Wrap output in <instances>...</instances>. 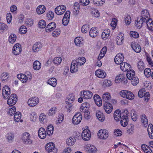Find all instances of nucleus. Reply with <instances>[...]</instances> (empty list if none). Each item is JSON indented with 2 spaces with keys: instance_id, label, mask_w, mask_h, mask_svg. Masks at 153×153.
I'll return each mask as SVG.
<instances>
[{
  "instance_id": "obj_1",
  "label": "nucleus",
  "mask_w": 153,
  "mask_h": 153,
  "mask_svg": "<svg viewBox=\"0 0 153 153\" xmlns=\"http://www.w3.org/2000/svg\"><path fill=\"white\" fill-rule=\"evenodd\" d=\"M145 22H146L148 29L152 32L153 31V21L152 19H149L147 21H146L142 19L141 17L137 18L135 22L136 26L137 27L140 29L142 27L143 23Z\"/></svg>"
},
{
  "instance_id": "obj_2",
  "label": "nucleus",
  "mask_w": 153,
  "mask_h": 153,
  "mask_svg": "<svg viewBox=\"0 0 153 153\" xmlns=\"http://www.w3.org/2000/svg\"><path fill=\"white\" fill-rule=\"evenodd\" d=\"M82 62H81V60L78 59L75 61H73L71 64L70 71L72 73H74L78 71V66H81L83 65L85 62L86 59L85 57H82L81 59Z\"/></svg>"
},
{
  "instance_id": "obj_3",
  "label": "nucleus",
  "mask_w": 153,
  "mask_h": 153,
  "mask_svg": "<svg viewBox=\"0 0 153 153\" xmlns=\"http://www.w3.org/2000/svg\"><path fill=\"white\" fill-rule=\"evenodd\" d=\"M82 62H81V60L78 59L75 61H73L71 64L70 71L72 73H74L78 71V66H81L83 65L85 62L86 59L85 57H82L81 59Z\"/></svg>"
},
{
  "instance_id": "obj_4",
  "label": "nucleus",
  "mask_w": 153,
  "mask_h": 153,
  "mask_svg": "<svg viewBox=\"0 0 153 153\" xmlns=\"http://www.w3.org/2000/svg\"><path fill=\"white\" fill-rule=\"evenodd\" d=\"M141 122L144 127H146L148 126L147 131L149 136L150 138L152 139V133H153V126L152 124H150L148 125V120L146 115L144 114L142 115Z\"/></svg>"
},
{
  "instance_id": "obj_5",
  "label": "nucleus",
  "mask_w": 153,
  "mask_h": 153,
  "mask_svg": "<svg viewBox=\"0 0 153 153\" xmlns=\"http://www.w3.org/2000/svg\"><path fill=\"white\" fill-rule=\"evenodd\" d=\"M126 76L127 78L131 80V83L134 86H136L139 82L138 78L135 75V72L134 71H131L127 73Z\"/></svg>"
},
{
  "instance_id": "obj_6",
  "label": "nucleus",
  "mask_w": 153,
  "mask_h": 153,
  "mask_svg": "<svg viewBox=\"0 0 153 153\" xmlns=\"http://www.w3.org/2000/svg\"><path fill=\"white\" fill-rule=\"evenodd\" d=\"M45 149L48 153H56L57 149L55 147L54 144L52 142L49 143L45 146Z\"/></svg>"
},
{
  "instance_id": "obj_7",
  "label": "nucleus",
  "mask_w": 153,
  "mask_h": 153,
  "mask_svg": "<svg viewBox=\"0 0 153 153\" xmlns=\"http://www.w3.org/2000/svg\"><path fill=\"white\" fill-rule=\"evenodd\" d=\"M30 136L28 132L24 133L22 136V139L23 143L26 144H31L33 141L30 139Z\"/></svg>"
},
{
  "instance_id": "obj_8",
  "label": "nucleus",
  "mask_w": 153,
  "mask_h": 153,
  "mask_svg": "<svg viewBox=\"0 0 153 153\" xmlns=\"http://www.w3.org/2000/svg\"><path fill=\"white\" fill-rule=\"evenodd\" d=\"M17 96L15 94H12L9 97L7 101V104L11 106H13L17 101Z\"/></svg>"
},
{
  "instance_id": "obj_9",
  "label": "nucleus",
  "mask_w": 153,
  "mask_h": 153,
  "mask_svg": "<svg viewBox=\"0 0 153 153\" xmlns=\"http://www.w3.org/2000/svg\"><path fill=\"white\" fill-rule=\"evenodd\" d=\"M98 137L102 139H105L108 136V132L106 130L102 129L100 130L98 132Z\"/></svg>"
},
{
  "instance_id": "obj_10",
  "label": "nucleus",
  "mask_w": 153,
  "mask_h": 153,
  "mask_svg": "<svg viewBox=\"0 0 153 153\" xmlns=\"http://www.w3.org/2000/svg\"><path fill=\"white\" fill-rule=\"evenodd\" d=\"M82 119V115L79 112L76 113L74 116L72 121L74 124H78L80 123Z\"/></svg>"
},
{
  "instance_id": "obj_11",
  "label": "nucleus",
  "mask_w": 153,
  "mask_h": 153,
  "mask_svg": "<svg viewBox=\"0 0 153 153\" xmlns=\"http://www.w3.org/2000/svg\"><path fill=\"white\" fill-rule=\"evenodd\" d=\"M66 10V7L63 5H60L58 6L55 9V12L56 13L59 15L63 14Z\"/></svg>"
},
{
  "instance_id": "obj_12",
  "label": "nucleus",
  "mask_w": 153,
  "mask_h": 153,
  "mask_svg": "<svg viewBox=\"0 0 153 153\" xmlns=\"http://www.w3.org/2000/svg\"><path fill=\"white\" fill-rule=\"evenodd\" d=\"M82 139L85 141H88L91 137V133L90 131L88 129L84 130L82 133Z\"/></svg>"
},
{
  "instance_id": "obj_13",
  "label": "nucleus",
  "mask_w": 153,
  "mask_h": 153,
  "mask_svg": "<svg viewBox=\"0 0 153 153\" xmlns=\"http://www.w3.org/2000/svg\"><path fill=\"white\" fill-rule=\"evenodd\" d=\"M80 94L81 96L84 99H90L92 96V92L89 91H84L81 92Z\"/></svg>"
},
{
  "instance_id": "obj_14",
  "label": "nucleus",
  "mask_w": 153,
  "mask_h": 153,
  "mask_svg": "<svg viewBox=\"0 0 153 153\" xmlns=\"http://www.w3.org/2000/svg\"><path fill=\"white\" fill-rule=\"evenodd\" d=\"M21 45L19 43L15 44L13 48V53L15 55H17L21 52Z\"/></svg>"
},
{
  "instance_id": "obj_15",
  "label": "nucleus",
  "mask_w": 153,
  "mask_h": 153,
  "mask_svg": "<svg viewBox=\"0 0 153 153\" xmlns=\"http://www.w3.org/2000/svg\"><path fill=\"white\" fill-rule=\"evenodd\" d=\"M125 114H124L122 116L120 120V123L121 125L123 127H125L128 124V116H127V113L128 111H125Z\"/></svg>"
},
{
  "instance_id": "obj_16",
  "label": "nucleus",
  "mask_w": 153,
  "mask_h": 153,
  "mask_svg": "<svg viewBox=\"0 0 153 153\" xmlns=\"http://www.w3.org/2000/svg\"><path fill=\"white\" fill-rule=\"evenodd\" d=\"M10 88L7 85L4 86L2 89V95L3 98L6 99L10 95Z\"/></svg>"
},
{
  "instance_id": "obj_17",
  "label": "nucleus",
  "mask_w": 153,
  "mask_h": 153,
  "mask_svg": "<svg viewBox=\"0 0 153 153\" xmlns=\"http://www.w3.org/2000/svg\"><path fill=\"white\" fill-rule=\"evenodd\" d=\"M114 62L117 64H121L124 60V56L123 53H119L117 54L114 58Z\"/></svg>"
},
{
  "instance_id": "obj_18",
  "label": "nucleus",
  "mask_w": 153,
  "mask_h": 153,
  "mask_svg": "<svg viewBox=\"0 0 153 153\" xmlns=\"http://www.w3.org/2000/svg\"><path fill=\"white\" fill-rule=\"evenodd\" d=\"M39 102V99L38 98L33 97L30 98L28 100L27 103L29 106L34 107Z\"/></svg>"
},
{
  "instance_id": "obj_19",
  "label": "nucleus",
  "mask_w": 153,
  "mask_h": 153,
  "mask_svg": "<svg viewBox=\"0 0 153 153\" xmlns=\"http://www.w3.org/2000/svg\"><path fill=\"white\" fill-rule=\"evenodd\" d=\"M104 108L106 112L110 113L113 110L112 105L109 102H105L103 103Z\"/></svg>"
},
{
  "instance_id": "obj_20",
  "label": "nucleus",
  "mask_w": 153,
  "mask_h": 153,
  "mask_svg": "<svg viewBox=\"0 0 153 153\" xmlns=\"http://www.w3.org/2000/svg\"><path fill=\"white\" fill-rule=\"evenodd\" d=\"M120 68L121 70L124 71H127V73L131 71V65L126 62H123L120 65Z\"/></svg>"
},
{
  "instance_id": "obj_21",
  "label": "nucleus",
  "mask_w": 153,
  "mask_h": 153,
  "mask_svg": "<svg viewBox=\"0 0 153 153\" xmlns=\"http://www.w3.org/2000/svg\"><path fill=\"white\" fill-rule=\"evenodd\" d=\"M95 74L96 76L101 78H104L106 76L105 71L101 69L97 70L95 72Z\"/></svg>"
},
{
  "instance_id": "obj_22",
  "label": "nucleus",
  "mask_w": 153,
  "mask_h": 153,
  "mask_svg": "<svg viewBox=\"0 0 153 153\" xmlns=\"http://www.w3.org/2000/svg\"><path fill=\"white\" fill-rule=\"evenodd\" d=\"M85 148L86 151L89 153H94L97 151V149L94 146L90 144L86 145Z\"/></svg>"
},
{
  "instance_id": "obj_23",
  "label": "nucleus",
  "mask_w": 153,
  "mask_h": 153,
  "mask_svg": "<svg viewBox=\"0 0 153 153\" xmlns=\"http://www.w3.org/2000/svg\"><path fill=\"white\" fill-rule=\"evenodd\" d=\"M56 27V24L55 22H52L49 24L46 27L45 30L47 32H49L54 30Z\"/></svg>"
},
{
  "instance_id": "obj_24",
  "label": "nucleus",
  "mask_w": 153,
  "mask_h": 153,
  "mask_svg": "<svg viewBox=\"0 0 153 153\" xmlns=\"http://www.w3.org/2000/svg\"><path fill=\"white\" fill-rule=\"evenodd\" d=\"M131 46L132 49L136 52L139 53L141 51V47L137 43L132 42Z\"/></svg>"
},
{
  "instance_id": "obj_25",
  "label": "nucleus",
  "mask_w": 153,
  "mask_h": 153,
  "mask_svg": "<svg viewBox=\"0 0 153 153\" xmlns=\"http://www.w3.org/2000/svg\"><path fill=\"white\" fill-rule=\"evenodd\" d=\"M149 14L148 10H144L142 11L141 16L140 17L143 19L145 21H147L149 19H149L148 17L149 16Z\"/></svg>"
},
{
  "instance_id": "obj_26",
  "label": "nucleus",
  "mask_w": 153,
  "mask_h": 153,
  "mask_svg": "<svg viewBox=\"0 0 153 153\" xmlns=\"http://www.w3.org/2000/svg\"><path fill=\"white\" fill-rule=\"evenodd\" d=\"M38 136L41 138L43 139L45 138L46 136V133L45 129L43 128H40L38 131Z\"/></svg>"
},
{
  "instance_id": "obj_27",
  "label": "nucleus",
  "mask_w": 153,
  "mask_h": 153,
  "mask_svg": "<svg viewBox=\"0 0 153 153\" xmlns=\"http://www.w3.org/2000/svg\"><path fill=\"white\" fill-rule=\"evenodd\" d=\"M121 112L120 110H117L114 113V120L116 121H118L121 118Z\"/></svg>"
},
{
  "instance_id": "obj_28",
  "label": "nucleus",
  "mask_w": 153,
  "mask_h": 153,
  "mask_svg": "<svg viewBox=\"0 0 153 153\" xmlns=\"http://www.w3.org/2000/svg\"><path fill=\"white\" fill-rule=\"evenodd\" d=\"M123 35L122 33H119L118 35L117 36L116 41L117 45H120L123 43L124 39Z\"/></svg>"
},
{
  "instance_id": "obj_29",
  "label": "nucleus",
  "mask_w": 153,
  "mask_h": 153,
  "mask_svg": "<svg viewBox=\"0 0 153 153\" xmlns=\"http://www.w3.org/2000/svg\"><path fill=\"white\" fill-rule=\"evenodd\" d=\"M94 101L98 106H101L102 105V101L100 97L97 94H95L94 96Z\"/></svg>"
},
{
  "instance_id": "obj_30",
  "label": "nucleus",
  "mask_w": 153,
  "mask_h": 153,
  "mask_svg": "<svg viewBox=\"0 0 153 153\" xmlns=\"http://www.w3.org/2000/svg\"><path fill=\"white\" fill-rule=\"evenodd\" d=\"M98 33L97 27H92L89 32V35L92 37H95L97 36Z\"/></svg>"
},
{
  "instance_id": "obj_31",
  "label": "nucleus",
  "mask_w": 153,
  "mask_h": 153,
  "mask_svg": "<svg viewBox=\"0 0 153 153\" xmlns=\"http://www.w3.org/2000/svg\"><path fill=\"white\" fill-rule=\"evenodd\" d=\"M42 45L40 42H36L33 45V50L34 52L39 51L42 48Z\"/></svg>"
},
{
  "instance_id": "obj_32",
  "label": "nucleus",
  "mask_w": 153,
  "mask_h": 153,
  "mask_svg": "<svg viewBox=\"0 0 153 153\" xmlns=\"http://www.w3.org/2000/svg\"><path fill=\"white\" fill-rule=\"evenodd\" d=\"M17 77L23 83L26 82L28 79V77L26 75L22 74H18Z\"/></svg>"
},
{
  "instance_id": "obj_33",
  "label": "nucleus",
  "mask_w": 153,
  "mask_h": 153,
  "mask_svg": "<svg viewBox=\"0 0 153 153\" xmlns=\"http://www.w3.org/2000/svg\"><path fill=\"white\" fill-rule=\"evenodd\" d=\"M46 10V8L44 5H40L36 9L37 13L39 14L43 13Z\"/></svg>"
},
{
  "instance_id": "obj_34",
  "label": "nucleus",
  "mask_w": 153,
  "mask_h": 153,
  "mask_svg": "<svg viewBox=\"0 0 153 153\" xmlns=\"http://www.w3.org/2000/svg\"><path fill=\"white\" fill-rule=\"evenodd\" d=\"M110 34V30L109 29L104 30L102 34V39L104 40H106L109 36Z\"/></svg>"
},
{
  "instance_id": "obj_35",
  "label": "nucleus",
  "mask_w": 153,
  "mask_h": 153,
  "mask_svg": "<svg viewBox=\"0 0 153 153\" xmlns=\"http://www.w3.org/2000/svg\"><path fill=\"white\" fill-rule=\"evenodd\" d=\"M145 64L143 61L140 59L137 63V67L138 70L140 71H142L145 68Z\"/></svg>"
},
{
  "instance_id": "obj_36",
  "label": "nucleus",
  "mask_w": 153,
  "mask_h": 153,
  "mask_svg": "<svg viewBox=\"0 0 153 153\" xmlns=\"http://www.w3.org/2000/svg\"><path fill=\"white\" fill-rule=\"evenodd\" d=\"M96 115L98 119L100 121L103 122L105 119V117L103 114L100 111H97Z\"/></svg>"
},
{
  "instance_id": "obj_37",
  "label": "nucleus",
  "mask_w": 153,
  "mask_h": 153,
  "mask_svg": "<svg viewBox=\"0 0 153 153\" xmlns=\"http://www.w3.org/2000/svg\"><path fill=\"white\" fill-rule=\"evenodd\" d=\"M6 137L8 142L11 143L13 140L14 135L13 133H9L6 134Z\"/></svg>"
},
{
  "instance_id": "obj_38",
  "label": "nucleus",
  "mask_w": 153,
  "mask_h": 153,
  "mask_svg": "<svg viewBox=\"0 0 153 153\" xmlns=\"http://www.w3.org/2000/svg\"><path fill=\"white\" fill-rule=\"evenodd\" d=\"M8 28L7 25L4 23L0 22V32L3 33L5 31L7 30Z\"/></svg>"
},
{
  "instance_id": "obj_39",
  "label": "nucleus",
  "mask_w": 153,
  "mask_h": 153,
  "mask_svg": "<svg viewBox=\"0 0 153 153\" xmlns=\"http://www.w3.org/2000/svg\"><path fill=\"white\" fill-rule=\"evenodd\" d=\"M107 47H104L101 50L99 56L98 57V59H100L102 58L105 55L107 51Z\"/></svg>"
},
{
  "instance_id": "obj_40",
  "label": "nucleus",
  "mask_w": 153,
  "mask_h": 153,
  "mask_svg": "<svg viewBox=\"0 0 153 153\" xmlns=\"http://www.w3.org/2000/svg\"><path fill=\"white\" fill-rule=\"evenodd\" d=\"M83 39L82 38L80 37H76L74 39L75 44L77 46H79L80 44H83Z\"/></svg>"
},
{
  "instance_id": "obj_41",
  "label": "nucleus",
  "mask_w": 153,
  "mask_h": 153,
  "mask_svg": "<svg viewBox=\"0 0 153 153\" xmlns=\"http://www.w3.org/2000/svg\"><path fill=\"white\" fill-rule=\"evenodd\" d=\"M74 100V97L72 94H70L67 98L66 102L67 104H71Z\"/></svg>"
},
{
  "instance_id": "obj_42",
  "label": "nucleus",
  "mask_w": 153,
  "mask_h": 153,
  "mask_svg": "<svg viewBox=\"0 0 153 153\" xmlns=\"http://www.w3.org/2000/svg\"><path fill=\"white\" fill-rule=\"evenodd\" d=\"M48 83L53 87H55L57 84V80L55 78H52L48 80Z\"/></svg>"
},
{
  "instance_id": "obj_43",
  "label": "nucleus",
  "mask_w": 153,
  "mask_h": 153,
  "mask_svg": "<svg viewBox=\"0 0 153 153\" xmlns=\"http://www.w3.org/2000/svg\"><path fill=\"white\" fill-rule=\"evenodd\" d=\"M33 66L34 70H39L41 67V63L38 61H35L33 63Z\"/></svg>"
},
{
  "instance_id": "obj_44",
  "label": "nucleus",
  "mask_w": 153,
  "mask_h": 153,
  "mask_svg": "<svg viewBox=\"0 0 153 153\" xmlns=\"http://www.w3.org/2000/svg\"><path fill=\"white\" fill-rule=\"evenodd\" d=\"M144 74L147 77L150 76L151 74V76L153 79V72L151 73V69L149 68H146L144 71Z\"/></svg>"
},
{
  "instance_id": "obj_45",
  "label": "nucleus",
  "mask_w": 153,
  "mask_h": 153,
  "mask_svg": "<svg viewBox=\"0 0 153 153\" xmlns=\"http://www.w3.org/2000/svg\"><path fill=\"white\" fill-rule=\"evenodd\" d=\"M14 117L15 121L17 122H19V121L22 122L20 120L21 117V114L20 112L18 111L15 113Z\"/></svg>"
},
{
  "instance_id": "obj_46",
  "label": "nucleus",
  "mask_w": 153,
  "mask_h": 153,
  "mask_svg": "<svg viewBox=\"0 0 153 153\" xmlns=\"http://www.w3.org/2000/svg\"><path fill=\"white\" fill-rule=\"evenodd\" d=\"M111 97L109 93H105L102 96V100L104 102H108V101L111 98Z\"/></svg>"
},
{
  "instance_id": "obj_47",
  "label": "nucleus",
  "mask_w": 153,
  "mask_h": 153,
  "mask_svg": "<svg viewBox=\"0 0 153 153\" xmlns=\"http://www.w3.org/2000/svg\"><path fill=\"white\" fill-rule=\"evenodd\" d=\"M46 131L48 135L50 136L51 135L53 132V126L51 125L48 126L47 127Z\"/></svg>"
},
{
  "instance_id": "obj_48",
  "label": "nucleus",
  "mask_w": 153,
  "mask_h": 153,
  "mask_svg": "<svg viewBox=\"0 0 153 153\" xmlns=\"http://www.w3.org/2000/svg\"><path fill=\"white\" fill-rule=\"evenodd\" d=\"M105 2V0H93V4L96 6H101Z\"/></svg>"
},
{
  "instance_id": "obj_49",
  "label": "nucleus",
  "mask_w": 153,
  "mask_h": 153,
  "mask_svg": "<svg viewBox=\"0 0 153 153\" xmlns=\"http://www.w3.org/2000/svg\"><path fill=\"white\" fill-rule=\"evenodd\" d=\"M8 78V74L6 72L3 73L1 76V80L4 82L7 81Z\"/></svg>"
},
{
  "instance_id": "obj_50",
  "label": "nucleus",
  "mask_w": 153,
  "mask_h": 153,
  "mask_svg": "<svg viewBox=\"0 0 153 153\" xmlns=\"http://www.w3.org/2000/svg\"><path fill=\"white\" fill-rule=\"evenodd\" d=\"M16 36L13 33H11L9 37V40L10 42L13 43L16 41Z\"/></svg>"
},
{
  "instance_id": "obj_51",
  "label": "nucleus",
  "mask_w": 153,
  "mask_h": 153,
  "mask_svg": "<svg viewBox=\"0 0 153 153\" xmlns=\"http://www.w3.org/2000/svg\"><path fill=\"white\" fill-rule=\"evenodd\" d=\"M79 5L78 3L76 2L74 5V12L75 14H77L79 12Z\"/></svg>"
},
{
  "instance_id": "obj_52",
  "label": "nucleus",
  "mask_w": 153,
  "mask_h": 153,
  "mask_svg": "<svg viewBox=\"0 0 153 153\" xmlns=\"http://www.w3.org/2000/svg\"><path fill=\"white\" fill-rule=\"evenodd\" d=\"M124 76L122 74H120L115 78V81L116 83H119L122 81Z\"/></svg>"
},
{
  "instance_id": "obj_53",
  "label": "nucleus",
  "mask_w": 153,
  "mask_h": 153,
  "mask_svg": "<svg viewBox=\"0 0 153 153\" xmlns=\"http://www.w3.org/2000/svg\"><path fill=\"white\" fill-rule=\"evenodd\" d=\"M134 96L133 93L130 91H128L127 92V94H126V98L127 99L131 100L133 99L134 98Z\"/></svg>"
},
{
  "instance_id": "obj_54",
  "label": "nucleus",
  "mask_w": 153,
  "mask_h": 153,
  "mask_svg": "<svg viewBox=\"0 0 153 153\" xmlns=\"http://www.w3.org/2000/svg\"><path fill=\"white\" fill-rule=\"evenodd\" d=\"M89 25H85L82 26L81 28V31L83 33H86L89 30Z\"/></svg>"
},
{
  "instance_id": "obj_55",
  "label": "nucleus",
  "mask_w": 153,
  "mask_h": 153,
  "mask_svg": "<svg viewBox=\"0 0 153 153\" xmlns=\"http://www.w3.org/2000/svg\"><path fill=\"white\" fill-rule=\"evenodd\" d=\"M16 111V108L14 106H13L12 108L9 109V111L8 112V114L11 116L13 115Z\"/></svg>"
},
{
  "instance_id": "obj_56",
  "label": "nucleus",
  "mask_w": 153,
  "mask_h": 153,
  "mask_svg": "<svg viewBox=\"0 0 153 153\" xmlns=\"http://www.w3.org/2000/svg\"><path fill=\"white\" fill-rule=\"evenodd\" d=\"M27 31V29L24 25L21 26L19 29V32L22 34H25L26 33Z\"/></svg>"
},
{
  "instance_id": "obj_57",
  "label": "nucleus",
  "mask_w": 153,
  "mask_h": 153,
  "mask_svg": "<svg viewBox=\"0 0 153 153\" xmlns=\"http://www.w3.org/2000/svg\"><path fill=\"white\" fill-rule=\"evenodd\" d=\"M61 31L59 29H56L52 33V36L54 37L58 36L60 34Z\"/></svg>"
},
{
  "instance_id": "obj_58",
  "label": "nucleus",
  "mask_w": 153,
  "mask_h": 153,
  "mask_svg": "<svg viewBox=\"0 0 153 153\" xmlns=\"http://www.w3.org/2000/svg\"><path fill=\"white\" fill-rule=\"evenodd\" d=\"M75 140L72 137H70L67 140L66 143L68 145L71 146L74 144L75 142Z\"/></svg>"
},
{
  "instance_id": "obj_59",
  "label": "nucleus",
  "mask_w": 153,
  "mask_h": 153,
  "mask_svg": "<svg viewBox=\"0 0 153 153\" xmlns=\"http://www.w3.org/2000/svg\"><path fill=\"white\" fill-rule=\"evenodd\" d=\"M38 25L40 28H43L45 27L46 23L44 20H41L39 21Z\"/></svg>"
},
{
  "instance_id": "obj_60",
  "label": "nucleus",
  "mask_w": 153,
  "mask_h": 153,
  "mask_svg": "<svg viewBox=\"0 0 153 153\" xmlns=\"http://www.w3.org/2000/svg\"><path fill=\"white\" fill-rule=\"evenodd\" d=\"M56 108V107H54L51 108L49 111L48 114L49 116H52L57 111Z\"/></svg>"
},
{
  "instance_id": "obj_61",
  "label": "nucleus",
  "mask_w": 153,
  "mask_h": 153,
  "mask_svg": "<svg viewBox=\"0 0 153 153\" xmlns=\"http://www.w3.org/2000/svg\"><path fill=\"white\" fill-rule=\"evenodd\" d=\"M39 120L42 123H44L46 122V116L44 114L42 113L39 116Z\"/></svg>"
},
{
  "instance_id": "obj_62",
  "label": "nucleus",
  "mask_w": 153,
  "mask_h": 153,
  "mask_svg": "<svg viewBox=\"0 0 153 153\" xmlns=\"http://www.w3.org/2000/svg\"><path fill=\"white\" fill-rule=\"evenodd\" d=\"M62 59L59 57H56L54 59L53 61V63L56 65H59L62 62Z\"/></svg>"
},
{
  "instance_id": "obj_63",
  "label": "nucleus",
  "mask_w": 153,
  "mask_h": 153,
  "mask_svg": "<svg viewBox=\"0 0 153 153\" xmlns=\"http://www.w3.org/2000/svg\"><path fill=\"white\" fill-rule=\"evenodd\" d=\"M92 16L95 17L97 18L100 16V13L97 10H94L91 12Z\"/></svg>"
},
{
  "instance_id": "obj_64",
  "label": "nucleus",
  "mask_w": 153,
  "mask_h": 153,
  "mask_svg": "<svg viewBox=\"0 0 153 153\" xmlns=\"http://www.w3.org/2000/svg\"><path fill=\"white\" fill-rule=\"evenodd\" d=\"M131 116L132 119L134 121H136L137 118V115L136 114V112L134 110L131 111Z\"/></svg>"
}]
</instances>
